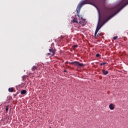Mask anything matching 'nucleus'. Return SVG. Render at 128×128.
<instances>
[{"label": "nucleus", "instance_id": "nucleus-18", "mask_svg": "<svg viewBox=\"0 0 128 128\" xmlns=\"http://www.w3.org/2000/svg\"><path fill=\"white\" fill-rule=\"evenodd\" d=\"M117 38H118V36H116L113 38V39L114 40H116Z\"/></svg>", "mask_w": 128, "mask_h": 128}, {"label": "nucleus", "instance_id": "nucleus-10", "mask_svg": "<svg viewBox=\"0 0 128 128\" xmlns=\"http://www.w3.org/2000/svg\"><path fill=\"white\" fill-rule=\"evenodd\" d=\"M36 68H38V67H36V66H33L32 68V70H33V72H34V70H36Z\"/></svg>", "mask_w": 128, "mask_h": 128}, {"label": "nucleus", "instance_id": "nucleus-6", "mask_svg": "<svg viewBox=\"0 0 128 128\" xmlns=\"http://www.w3.org/2000/svg\"><path fill=\"white\" fill-rule=\"evenodd\" d=\"M109 108L111 110H114V104H110L109 105Z\"/></svg>", "mask_w": 128, "mask_h": 128}, {"label": "nucleus", "instance_id": "nucleus-16", "mask_svg": "<svg viewBox=\"0 0 128 128\" xmlns=\"http://www.w3.org/2000/svg\"><path fill=\"white\" fill-rule=\"evenodd\" d=\"M96 56L97 58H100V54H96Z\"/></svg>", "mask_w": 128, "mask_h": 128}, {"label": "nucleus", "instance_id": "nucleus-2", "mask_svg": "<svg viewBox=\"0 0 128 128\" xmlns=\"http://www.w3.org/2000/svg\"><path fill=\"white\" fill-rule=\"evenodd\" d=\"M105 2L106 0H84L83 2H81L77 6L76 10V12H77V16H78L80 17V8H82V6H84V4H92L96 8H98V6H104Z\"/></svg>", "mask_w": 128, "mask_h": 128}, {"label": "nucleus", "instance_id": "nucleus-19", "mask_svg": "<svg viewBox=\"0 0 128 128\" xmlns=\"http://www.w3.org/2000/svg\"><path fill=\"white\" fill-rule=\"evenodd\" d=\"M46 56H52V54L50 53H48Z\"/></svg>", "mask_w": 128, "mask_h": 128}, {"label": "nucleus", "instance_id": "nucleus-21", "mask_svg": "<svg viewBox=\"0 0 128 128\" xmlns=\"http://www.w3.org/2000/svg\"><path fill=\"white\" fill-rule=\"evenodd\" d=\"M50 128H52L51 127H50Z\"/></svg>", "mask_w": 128, "mask_h": 128}, {"label": "nucleus", "instance_id": "nucleus-11", "mask_svg": "<svg viewBox=\"0 0 128 128\" xmlns=\"http://www.w3.org/2000/svg\"><path fill=\"white\" fill-rule=\"evenodd\" d=\"M73 22H76V24H78V18H74L72 20Z\"/></svg>", "mask_w": 128, "mask_h": 128}, {"label": "nucleus", "instance_id": "nucleus-5", "mask_svg": "<svg viewBox=\"0 0 128 128\" xmlns=\"http://www.w3.org/2000/svg\"><path fill=\"white\" fill-rule=\"evenodd\" d=\"M49 52H51V56H54L56 54V50L52 48L49 49Z\"/></svg>", "mask_w": 128, "mask_h": 128}, {"label": "nucleus", "instance_id": "nucleus-17", "mask_svg": "<svg viewBox=\"0 0 128 128\" xmlns=\"http://www.w3.org/2000/svg\"><path fill=\"white\" fill-rule=\"evenodd\" d=\"M78 48V45H76V44H75V45H74V46H73V48Z\"/></svg>", "mask_w": 128, "mask_h": 128}, {"label": "nucleus", "instance_id": "nucleus-7", "mask_svg": "<svg viewBox=\"0 0 128 128\" xmlns=\"http://www.w3.org/2000/svg\"><path fill=\"white\" fill-rule=\"evenodd\" d=\"M98 30H100V28H96L95 32H94V38H96V34H98Z\"/></svg>", "mask_w": 128, "mask_h": 128}, {"label": "nucleus", "instance_id": "nucleus-13", "mask_svg": "<svg viewBox=\"0 0 128 128\" xmlns=\"http://www.w3.org/2000/svg\"><path fill=\"white\" fill-rule=\"evenodd\" d=\"M8 106H6V114H8Z\"/></svg>", "mask_w": 128, "mask_h": 128}, {"label": "nucleus", "instance_id": "nucleus-3", "mask_svg": "<svg viewBox=\"0 0 128 128\" xmlns=\"http://www.w3.org/2000/svg\"><path fill=\"white\" fill-rule=\"evenodd\" d=\"M70 64H74L75 66H83L84 64L80 63L78 62L74 61L73 62H69Z\"/></svg>", "mask_w": 128, "mask_h": 128}, {"label": "nucleus", "instance_id": "nucleus-12", "mask_svg": "<svg viewBox=\"0 0 128 128\" xmlns=\"http://www.w3.org/2000/svg\"><path fill=\"white\" fill-rule=\"evenodd\" d=\"M8 92H14V88H8Z\"/></svg>", "mask_w": 128, "mask_h": 128}, {"label": "nucleus", "instance_id": "nucleus-1", "mask_svg": "<svg viewBox=\"0 0 128 128\" xmlns=\"http://www.w3.org/2000/svg\"><path fill=\"white\" fill-rule=\"evenodd\" d=\"M126 4H128V0H122L119 4L114 8H108L105 7L104 9L102 16V20H105L101 24L100 19V25L101 26H104L108 20H110V18H112L114 16H115V14H116L120 12V10H122Z\"/></svg>", "mask_w": 128, "mask_h": 128}, {"label": "nucleus", "instance_id": "nucleus-9", "mask_svg": "<svg viewBox=\"0 0 128 128\" xmlns=\"http://www.w3.org/2000/svg\"><path fill=\"white\" fill-rule=\"evenodd\" d=\"M26 94V90H22L21 91V94Z\"/></svg>", "mask_w": 128, "mask_h": 128}, {"label": "nucleus", "instance_id": "nucleus-8", "mask_svg": "<svg viewBox=\"0 0 128 128\" xmlns=\"http://www.w3.org/2000/svg\"><path fill=\"white\" fill-rule=\"evenodd\" d=\"M102 73L104 74V76H106V74H108V72L104 70H102Z\"/></svg>", "mask_w": 128, "mask_h": 128}, {"label": "nucleus", "instance_id": "nucleus-4", "mask_svg": "<svg viewBox=\"0 0 128 128\" xmlns=\"http://www.w3.org/2000/svg\"><path fill=\"white\" fill-rule=\"evenodd\" d=\"M102 27V26H101V25H100V14L99 13L98 21V23L96 28H100V30Z\"/></svg>", "mask_w": 128, "mask_h": 128}, {"label": "nucleus", "instance_id": "nucleus-15", "mask_svg": "<svg viewBox=\"0 0 128 128\" xmlns=\"http://www.w3.org/2000/svg\"><path fill=\"white\" fill-rule=\"evenodd\" d=\"M106 62H103V63H101L100 64V66H104V64H106Z\"/></svg>", "mask_w": 128, "mask_h": 128}, {"label": "nucleus", "instance_id": "nucleus-14", "mask_svg": "<svg viewBox=\"0 0 128 128\" xmlns=\"http://www.w3.org/2000/svg\"><path fill=\"white\" fill-rule=\"evenodd\" d=\"M83 24H82V26H86V21L84 20V21L83 22Z\"/></svg>", "mask_w": 128, "mask_h": 128}, {"label": "nucleus", "instance_id": "nucleus-20", "mask_svg": "<svg viewBox=\"0 0 128 128\" xmlns=\"http://www.w3.org/2000/svg\"><path fill=\"white\" fill-rule=\"evenodd\" d=\"M64 72H66V70H64Z\"/></svg>", "mask_w": 128, "mask_h": 128}]
</instances>
